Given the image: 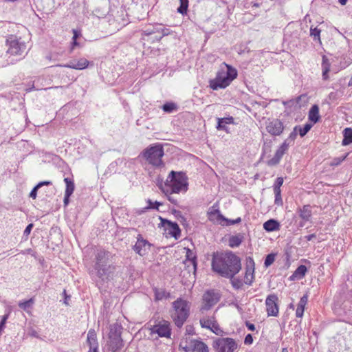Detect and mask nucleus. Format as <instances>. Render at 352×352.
I'll return each instance as SVG.
<instances>
[{"mask_svg":"<svg viewBox=\"0 0 352 352\" xmlns=\"http://www.w3.org/2000/svg\"><path fill=\"white\" fill-rule=\"evenodd\" d=\"M212 269L225 278L234 277L241 269V259L232 252L213 254Z\"/></svg>","mask_w":352,"mask_h":352,"instance_id":"obj_1","label":"nucleus"},{"mask_svg":"<svg viewBox=\"0 0 352 352\" xmlns=\"http://www.w3.org/2000/svg\"><path fill=\"white\" fill-rule=\"evenodd\" d=\"M237 77V71L230 65L223 63L216 77L209 81V86L213 90L227 87Z\"/></svg>","mask_w":352,"mask_h":352,"instance_id":"obj_2","label":"nucleus"},{"mask_svg":"<svg viewBox=\"0 0 352 352\" xmlns=\"http://www.w3.org/2000/svg\"><path fill=\"white\" fill-rule=\"evenodd\" d=\"M188 186V177L185 173L172 170L164 183L163 191L165 194L186 192Z\"/></svg>","mask_w":352,"mask_h":352,"instance_id":"obj_3","label":"nucleus"},{"mask_svg":"<svg viewBox=\"0 0 352 352\" xmlns=\"http://www.w3.org/2000/svg\"><path fill=\"white\" fill-rule=\"evenodd\" d=\"M171 317L177 327H181L187 320L190 313V304L186 300L177 298L173 302Z\"/></svg>","mask_w":352,"mask_h":352,"instance_id":"obj_4","label":"nucleus"},{"mask_svg":"<svg viewBox=\"0 0 352 352\" xmlns=\"http://www.w3.org/2000/svg\"><path fill=\"white\" fill-rule=\"evenodd\" d=\"M96 258L95 270L98 277L102 281L109 280L114 267L107 265V258L106 252L102 250L99 251L96 254Z\"/></svg>","mask_w":352,"mask_h":352,"instance_id":"obj_5","label":"nucleus"},{"mask_svg":"<svg viewBox=\"0 0 352 352\" xmlns=\"http://www.w3.org/2000/svg\"><path fill=\"white\" fill-rule=\"evenodd\" d=\"M164 150L162 145L159 144L151 145L143 152V156L146 160L155 167L160 168L164 166L162 157Z\"/></svg>","mask_w":352,"mask_h":352,"instance_id":"obj_6","label":"nucleus"},{"mask_svg":"<svg viewBox=\"0 0 352 352\" xmlns=\"http://www.w3.org/2000/svg\"><path fill=\"white\" fill-rule=\"evenodd\" d=\"M151 334H157L162 338H170L171 329L169 322L164 319H152L148 323Z\"/></svg>","mask_w":352,"mask_h":352,"instance_id":"obj_7","label":"nucleus"},{"mask_svg":"<svg viewBox=\"0 0 352 352\" xmlns=\"http://www.w3.org/2000/svg\"><path fill=\"white\" fill-rule=\"evenodd\" d=\"M7 53L12 56H23L26 52L25 43L14 35H10L6 39Z\"/></svg>","mask_w":352,"mask_h":352,"instance_id":"obj_8","label":"nucleus"},{"mask_svg":"<svg viewBox=\"0 0 352 352\" xmlns=\"http://www.w3.org/2000/svg\"><path fill=\"white\" fill-rule=\"evenodd\" d=\"M212 346L216 352H234L237 343L231 338H219L213 341Z\"/></svg>","mask_w":352,"mask_h":352,"instance_id":"obj_9","label":"nucleus"},{"mask_svg":"<svg viewBox=\"0 0 352 352\" xmlns=\"http://www.w3.org/2000/svg\"><path fill=\"white\" fill-rule=\"evenodd\" d=\"M108 346L112 352H120L124 346L123 340L121 338V332L116 329H111L109 335Z\"/></svg>","mask_w":352,"mask_h":352,"instance_id":"obj_10","label":"nucleus"},{"mask_svg":"<svg viewBox=\"0 0 352 352\" xmlns=\"http://www.w3.org/2000/svg\"><path fill=\"white\" fill-rule=\"evenodd\" d=\"M219 299L220 296L218 292H216L214 290L206 292L203 295V305L201 310L208 311L210 309L219 302Z\"/></svg>","mask_w":352,"mask_h":352,"instance_id":"obj_11","label":"nucleus"},{"mask_svg":"<svg viewBox=\"0 0 352 352\" xmlns=\"http://www.w3.org/2000/svg\"><path fill=\"white\" fill-rule=\"evenodd\" d=\"M278 298L276 294H270L265 300L266 310L269 316H277L279 309Z\"/></svg>","mask_w":352,"mask_h":352,"instance_id":"obj_12","label":"nucleus"},{"mask_svg":"<svg viewBox=\"0 0 352 352\" xmlns=\"http://www.w3.org/2000/svg\"><path fill=\"white\" fill-rule=\"evenodd\" d=\"M266 130L270 135L278 136L283 132L284 125L278 119L269 120L266 123Z\"/></svg>","mask_w":352,"mask_h":352,"instance_id":"obj_13","label":"nucleus"},{"mask_svg":"<svg viewBox=\"0 0 352 352\" xmlns=\"http://www.w3.org/2000/svg\"><path fill=\"white\" fill-rule=\"evenodd\" d=\"M150 245V243L139 234L137 238V241L133 246V250L139 255L144 256L149 250Z\"/></svg>","mask_w":352,"mask_h":352,"instance_id":"obj_14","label":"nucleus"},{"mask_svg":"<svg viewBox=\"0 0 352 352\" xmlns=\"http://www.w3.org/2000/svg\"><path fill=\"white\" fill-rule=\"evenodd\" d=\"M208 217L210 221L220 224L223 226H225L224 221L227 220L223 216L218 208H215V206H212L208 212Z\"/></svg>","mask_w":352,"mask_h":352,"instance_id":"obj_15","label":"nucleus"},{"mask_svg":"<svg viewBox=\"0 0 352 352\" xmlns=\"http://www.w3.org/2000/svg\"><path fill=\"white\" fill-rule=\"evenodd\" d=\"M161 220L162 226L169 230L170 234L176 239L180 236L181 230L177 223L164 219H161Z\"/></svg>","mask_w":352,"mask_h":352,"instance_id":"obj_16","label":"nucleus"},{"mask_svg":"<svg viewBox=\"0 0 352 352\" xmlns=\"http://www.w3.org/2000/svg\"><path fill=\"white\" fill-rule=\"evenodd\" d=\"M89 63V62L86 58H82L76 62H70L65 65H58V66L81 70L87 68Z\"/></svg>","mask_w":352,"mask_h":352,"instance_id":"obj_17","label":"nucleus"},{"mask_svg":"<svg viewBox=\"0 0 352 352\" xmlns=\"http://www.w3.org/2000/svg\"><path fill=\"white\" fill-rule=\"evenodd\" d=\"M254 261L253 260L250 258L249 264L247 266L245 276H244V283L246 285H250L253 282L254 279Z\"/></svg>","mask_w":352,"mask_h":352,"instance_id":"obj_18","label":"nucleus"},{"mask_svg":"<svg viewBox=\"0 0 352 352\" xmlns=\"http://www.w3.org/2000/svg\"><path fill=\"white\" fill-rule=\"evenodd\" d=\"M87 341L89 346V350L98 349L96 333L94 329H90L88 331Z\"/></svg>","mask_w":352,"mask_h":352,"instance_id":"obj_19","label":"nucleus"},{"mask_svg":"<svg viewBox=\"0 0 352 352\" xmlns=\"http://www.w3.org/2000/svg\"><path fill=\"white\" fill-rule=\"evenodd\" d=\"M307 102V98L306 95H300L296 99L290 100L287 102H284L285 105L294 106L295 108H300Z\"/></svg>","mask_w":352,"mask_h":352,"instance_id":"obj_20","label":"nucleus"},{"mask_svg":"<svg viewBox=\"0 0 352 352\" xmlns=\"http://www.w3.org/2000/svg\"><path fill=\"white\" fill-rule=\"evenodd\" d=\"M298 212L300 217L305 221H309L312 215L311 206L309 205H305L302 208L298 209Z\"/></svg>","mask_w":352,"mask_h":352,"instance_id":"obj_21","label":"nucleus"},{"mask_svg":"<svg viewBox=\"0 0 352 352\" xmlns=\"http://www.w3.org/2000/svg\"><path fill=\"white\" fill-rule=\"evenodd\" d=\"M308 301V296L307 295H304L302 296L299 300V302L298 303L296 311V316L298 318H302L304 314L305 307L307 305Z\"/></svg>","mask_w":352,"mask_h":352,"instance_id":"obj_22","label":"nucleus"},{"mask_svg":"<svg viewBox=\"0 0 352 352\" xmlns=\"http://www.w3.org/2000/svg\"><path fill=\"white\" fill-rule=\"evenodd\" d=\"M263 228L267 232L276 231L280 229V223L275 219H270L263 223Z\"/></svg>","mask_w":352,"mask_h":352,"instance_id":"obj_23","label":"nucleus"},{"mask_svg":"<svg viewBox=\"0 0 352 352\" xmlns=\"http://www.w3.org/2000/svg\"><path fill=\"white\" fill-rule=\"evenodd\" d=\"M319 109L318 107L315 104L312 106L309 112V119L316 123L319 120Z\"/></svg>","mask_w":352,"mask_h":352,"instance_id":"obj_24","label":"nucleus"},{"mask_svg":"<svg viewBox=\"0 0 352 352\" xmlns=\"http://www.w3.org/2000/svg\"><path fill=\"white\" fill-rule=\"evenodd\" d=\"M233 122H234V119L232 117L219 118L217 129L226 131L227 129H226V125L232 124V123H233Z\"/></svg>","mask_w":352,"mask_h":352,"instance_id":"obj_25","label":"nucleus"},{"mask_svg":"<svg viewBox=\"0 0 352 352\" xmlns=\"http://www.w3.org/2000/svg\"><path fill=\"white\" fill-rule=\"evenodd\" d=\"M344 138L342 140V145L346 146L352 143V129L346 128L343 132Z\"/></svg>","mask_w":352,"mask_h":352,"instance_id":"obj_26","label":"nucleus"},{"mask_svg":"<svg viewBox=\"0 0 352 352\" xmlns=\"http://www.w3.org/2000/svg\"><path fill=\"white\" fill-rule=\"evenodd\" d=\"M215 318L213 316L203 318L200 319V324L203 328L210 329L212 327V323H214Z\"/></svg>","mask_w":352,"mask_h":352,"instance_id":"obj_27","label":"nucleus"},{"mask_svg":"<svg viewBox=\"0 0 352 352\" xmlns=\"http://www.w3.org/2000/svg\"><path fill=\"white\" fill-rule=\"evenodd\" d=\"M64 182L66 184V189L65 193L67 194V196H71L74 190V182L68 177L65 178Z\"/></svg>","mask_w":352,"mask_h":352,"instance_id":"obj_28","label":"nucleus"},{"mask_svg":"<svg viewBox=\"0 0 352 352\" xmlns=\"http://www.w3.org/2000/svg\"><path fill=\"white\" fill-rule=\"evenodd\" d=\"M243 236L241 235L232 236L229 239V245L232 248L238 247L242 242Z\"/></svg>","mask_w":352,"mask_h":352,"instance_id":"obj_29","label":"nucleus"},{"mask_svg":"<svg viewBox=\"0 0 352 352\" xmlns=\"http://www.w3.org/2000/svg\"><path fill=\"white\" fill-rule=\"evenodd\" d=\"M168 296V294L164 289H155V300H161L164 298H166Z\"/></svg>","mask_w":352,"mask_h":352,"instance_id":"obj_30","label":"nucleus"},{"mask_svg":"<svg viewBox=\"0 0 352 352\" xmlns=\"http://www.w3.org/2000/svg\"><path fill=\"white\" fill-rule=\"evenodd\" d=\"M307 272V267L305 265H300L294 272L293 276L297 278H302L305 276Z\"/></svg>","mask_w":352,"mask_h":352,"instance_id":"obj_31","label":"nucleus"},{"mask_svg":"<svg viewBox=\"0 0 352 352\" xmlns=\"http://www.w3.org/2000/svg\"><path fill=\"white\" fill-rule=\"evenodd\" d=\"M298 126H296L293 131L291 132V133L289 134V137L284 141L287 144H288L289 145L292 144L294 143L295 139L297 137V134H298Z\"/></svg>","mask_w":352,"mask_h":352,"instance_id":"obj_32","label":"nucleus"},{"mask_svg":"<svg viewBox=\"0 0 352 352\" xmlns=\"http://www.w3.org/2000/svg\"><path fill=\"white\" fill-rule=\"evenodd\" d=\"M289 145L287 144L285 142H283V143L278 147V148L276 151V155L283 157V155L285 153V152L288 150Z\"/></svg>","mask_w":352,"mask_h":352,"instance_id":"obj_33","label":"nucleus"},{"mask_svg":"<svg viewBox=\"0 0 352 352\" xmlns=\"http://www.w3.org/2000/svg\"><path fill=\"white\" fill-rule=\"evenodd\" d=\"M195 349L198 352H208V348L203 342L197 341L194 344Z\"/></svg>","mask_w":352,"mask_h":352,"instance_id":"obj_34","label":"nucleus"},{"mask_svg":"<svg viewBox=\"0 0 352 352\" xmlns=\"http://www.w3.org/2000/svg\"><path fill=\"white\" fill-rule=\"evenodd\" d=\"M177 108V104L173 102H166L162 106V109L164 111L167 113H171L176 110Z\"/></svg>","mask_w":352,"mask_h":352,"instance_id":"obj_35","label":"nucleus"},{"mask_svg":"<svg viewBox=\"0 0 352 352\" xmlns=\"http://www.w3.org/2000/svg\"><path fill=\"white\" fill-rule=\"evenodd\" d=\"M180 6L177 8V12L181 14L186 13L188 7V0H179Z\"/></svg>","mask_w":352,"mask_h":352,"instance_id":"obj_36","label":"nucleus"},{"mask_svg":"<svg viewBox=\"0 0 352 352\" xmlns=\"http://www.w3.org/2000/svg\"><path fill=\"white\" fill-rule=\"evenodd\" d=\"M33 303H34V300L32 298H30L28 300H26V301H24V302H20L19 303V306L22 309H23L25 311H28V309H30L32 307Z\"/></svg>","mask_w":352,"mask_h":352,"instance_id":"obj_37","label":"nucleus"},{"mask_svg":"<svg viewBox=\"0 0 352 352\" xmlns=\"http://www.w3.org/2000/svg\"><path fill=\"white\" fill-rule=\"evenodd\" d=\"M230 278L231 284L234 289H239L242 287L243 283L241 280L234 278V277Z\"/></svg>","mask_w":352,"mask_h":352,"instance_id":"obj_38","label":"nucleus"},{"mask_svg":"<svg viewBox=\"0 0 352 352\" xmlns=\"http://www.w3.org/2000/svg\"><path fill=\"white\" fill-rule=\"evenodd\" d=\"M209 329L217 336H221L223 332L217 321L212 323V327Z\"/></svg>","mask_w":352,"mask_h":352,"instance_id":"obj_39","label":"nucleus"},{"mask_svg":"<svg viewBox=\"0 0 352 352\" xmlns=\"http://www.w3.org/2000/svg\"><path fill=\"white\" fill-rule=\"evenodd\" d=\"M311 125L310 124H306L302 128L298 126V131L299 132V135L301 137L305 136L311 129Z\"/></svg>","mask_w":352,"mask_h":352,"instance_id":"obj_40","label":"nucleus"},{"mask_svg":"<svg viewBox=\"0 0 352 352\" xmlns=\"http://www.w3.org/2000/svg\"><path fill=\"white\" fill-rule=\"evenodd\" d=\"M320 30L318 29L317 28H311L310 29V35L314 38V40L320 41Z\"/></svg>","mask_w":352,"mask_h":352,"instance_id":"obj_41","label":"nucleus"},{"mask_svg":"<svg viewBox=\"0 0 352 352\" xmlns=\"http://www.w3.org/2000/svg\"><path fill=\"white\" fill-rule=\"evenodd\" d=\"M283 184V177H278L274 184V191H281L280 186Z\"/></svg>","mask_w":352,"mask_h":352,"instance_id":"obj_42","label":"nucleus"},{"mask_svg":"<svg viewBox=\"0 0 352 352\" xmlns=\"http://www.w3.org/2000/svg\"><path fill=\"white\" fill-rule=\"evenodd\" d=\"M274 259H275V256L274 254H268L266 256V258L265 259V262H264L265 267H269L270 265H271L274 263Z\"/></svg>","mask_w":352,"mask_h":352,"instance_id":"obj_43","label":"nucleus"},{"mask_svg":"<svg viewBox=\"0 0 352 352\" xmlns=\"http://www.w3.org/2000/svg\"><path fill=\"white\" fill-rule=\"evenodd\" d=\"M280 160H281V157L278 156L275 153L274 157L267 162V164L271 166H275L279 163Z\"/></svg>","mask_w":352,"mask_h":352,"instance_id":"obj_44","label":"nucleus"},{"mask_svg":"<svg viewBox=\"0 0 352 352\" xmlns=\"http://www.w3.org/2000/svg\"><path fill=\"white\" fill-rule=\"evenodd\" d=\"M346 157V155L343 156V157H336V158L333 159V160L330 163V165L331 166H336L340 165L341 164V162L344 160Z\"/></svg>","mask_w":352,"mask_h":352,"instance_id":"obj_45","label":"nucleus"},{"mask_svg":"<svg viewBox=\"0 0 352 352\" xmlns=\"http://www.w3.org/2000/svg\"><path fill=\"white\" fill-rule=\"evenodd\" d=\"M8 317H9V313L7 314H5L1 318V320L0 322V335L1 334L3 330L5 328V325H6V321H7Z\"/></svg>","mask_w":352,"mask_h":352,"instance_id":"obj_46","label":"nucleus"},{"mask_svg":"<svg viewBox=\"0 0 352 352\" xmlns=\"http://www.w3.org/2000/svg\"><path fill=\"white\" fill-rule=\"evenodd\" d=\"M275 195L274 202L276 205H282L281 191H274Z\"/></svg>","mask_w":352,"mask_h":352,"instance_id":"obj_47","label":"nucleus"},{"mask_svg":"<svg viewBox=\"0 0 352 352\" xmlns=\"http://www.w3.org/2000/svg\"><path fill=\"white\" fill-rule=\"evenodd\" d=\"M329 72V66L327 64H322V77L324 80H327L328 76V72Z\"/></svg>","mask_w":352,"mask_h":352,"instance_id":"obj_48","label":"nucleus"},{"mask_svg":"<svg viewBox=\"0 0 352 352\" xmlns=\"http://www.w3.org/2000/svg\"><path fill=\"white\" fill-rule=\"evenodd\" d=\"M241 221V218L238 217L237 219H236L234 220H231V219H227V220L224 221V223H225V226H230V225H234V224H236V223H239Z\"/></svg>","mask_w":352,"mask_h":352,"instance_id":"obj_49","label":"nucleus"},{"mask_svg":"<svg viewBox=\"0 0 352 352\" xmlns=\"http://www.w3.org/2000/svg\"><path fill=\"white\" fill-rule=\"evenodd\" d=\"M148 208L158 209V206L162 205V204L160 202L155 201V203H153L151 200H148Z\"/></svg>","mask_w":352,"mask_h":352,"instance_id":"obj_50","label":"nucleus"},{"mask_svg":"<svg viewBox=\"0 0 352 352\" xmlns=\"http://www.w3.org/2000/svg\"><path fill=\"white\" fill-rule=\"evenodd\" d=\"M39 187L37 185H36L30 192V197L34 199H36L37 196V191Z\"/></svg>","mask_w":352,"mask_h":352,"instance_id":"obj_51","label":"nucleus"},{"mask_svg":"<svg viewBox=\"0 0 352 352\" xmlns=\"http://www.w3.org/2000/svg\"><path fill=\"white\" fill-rule=\"evenodd\" d=\"M28 335L31 337H34V338H39L41 339V337L39 336L38 332L34 329H30L28 331Z\"/></svg>","mask_w":352,"mask_h":352,"instance_id":"obj_52","label":"nucleus"},{"mask_svg":"<svg viewBox=\"0 0 352 352\" xmlns=\"http://www.w3.org/2000/svg\"><path fill=\"white\" fill-rule=\"evenodd\" d=\"M161 33H162V36L159 38H157L158 41H160L162 38V36H167V35L170 34V31L168 28H162Z\"/></svg>","mask_w":352,"mask_h":352,"instance_id":"obj_53","label":"nucleus"},{"mask_svg":"<svg viewBox=\"0 0 352 352\" xmlns=\"http://www.w3.org/2000/svg\"><path fill=\"white\" fill-rule=\"evenodd\" d=\"M253 342V338L251 334H248L244 340L245 344H251Z\"/></svg>","mask_w":352,"mask_h":352,"instance_id":"obj_54","label":"nucleus"},{"mask_svg":"<svg viewBox=\"0 0 352 352\" xmlns=\"http://www.w3.org/2000/svg\"><path fill=\"white\" fill-rule=\"evenodd\" d=\"M32 228H33V224L32 223L29 224L25 228V229L24 230V232H23V234L25 235V236H28L30 234Z\"/></svg>","mask_w":352,"mask_h":352,"instance_id":"obj_55","label":"nucleus"},{"mask_svg":"<svg viewBox=\"0 0 352 352\" xmlns=\"http://www.w3.org/2000/svg\"><path fill=\"white\" fill-rule=\"evenodd\" d=\"M172 195L173 194H166V195L168 197V201H170L172 204L177 205V201L174 197H173Z\"/></svg>","mask_w":352,"mask_h":352,"instance_id":"obj_56","label":"nucleus"},{"mask_svg":"<svg viewBox=\"0 0 352 352\" xmlns=\"http://www.w3.org/2000/svg\"><path fill=\"white\" fill-rule=\"evenodd\" d=\"M52 184V182L50 181H43V182H39L37 186L40 188H41L42 186H49V185H51Z\"/></svg>","mask_w":352,"mask_h":352,"instance_id":"obj_57","label":"nucleus"},{"mask_svg":"<svg viewBox=\"0 0 352 352\" xmlns=\"http://www.w3.org/2000/svg\"><path fill=\"white\" fill-rule=\"evenodd\" d=\"M245 325L247 327V328L250 330V331H254L255 330V325L252 323H250L249 322H245Z\"/></svg>","mask_w":352,"mask_h":352,"instance_id":"obj_58","label":"nucleus"},{"mask_svg":"<svg viewBox=\"0 0 352 352\" xmlns=\"http://www.w3.org/2000/svg\"><path fill=\"white\" fill-rule=\"evenodd\" d=\"M189 261L191 263V264L192 265V268H193V270H194V272H195L196 271V267H197V262L195 260V257H192V258H189Z\"/></svg>","mask_w":352,"mask_h":352,"instance_id":"obj_59","label":"nucleus"},{"mask_svg":"<svg viewBox=\"0 0 352 352\" xmlns=\"http://www.w3.org/2000/svg\"><path fill=\"white\" fill-rule=\"evenodd\" d=\"M153 34H155V30H152V29L144 30L142 33V34L146 35V36H148V35H151Z\"/></svg>","mask_w":352,"mask_h":352,"instance_id":"obj_60","label":"nucleus"},{"mask_svg":"<svg viewBox=\"0 0 352 352\" xmlns=\"http://www.w3.org/2000/svg\"><path fill=\"white\" fill-rule=\"evenodd\" d=\"M316 238V234H309V235H307V236H305V239L307 241H311L313 239Z\"/></svg>","mask_w":352,"mask_h":352,"instance_id":"obj_61","label":"nucleus"},{"mask_svg":"<svg viewBox=\"0 0 352 352\" xmlns=\"http://www.w3.org/2000/svg\"><path fill=\"white\" fill-rule=\"evenodd\" d=\"M78 45H79V44L77 42V40H73V41L72 43L71 50L72 51L75 48V47L78 46Z\"/></svg>","mask_w":352,"mask_h":352,"instance_id":"obj_62","label":"nucleus"},{"mask_svg":"<svg viewBox=\"0 0 352 352\" xmlns=\"http://www.w3.org/2000/svg\"><path fill=\"white\" fill-rule=\"evenodd\" d=\"M161 28L162 27L160 25H157L156 27H153L152 30H155V33L161 32Z\"/></svg>","mask_w":352,"mask_h":352,"instance_id":"obj_63","label":"nucleus"},{"mask_svg":"<svg viewBox=\"0 0 352 352\" xmlns=\"http://www.w3.org/2000/svg\"><path fill=\"white\" fill-rule=\"evenodd\" d=\"M73 32H74V36H73L72 40H77V38L78 37V32L75 30H73Z\"/></svg>","mask_w":352,"mask_h":352,"instance_id":"obj_64","label":"nucleus"}]
</instances>
